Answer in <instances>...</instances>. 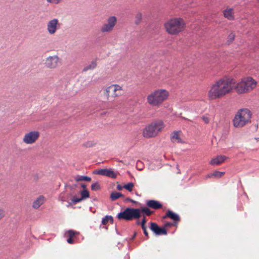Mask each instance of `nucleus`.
Returning <instances> with one entry per match:
<instances>
[{"label":"nucleus","instance_id":"obj_26","mask_svg":"<svg viewBox=\"0 0 259 259\" xmlns=\"http://www.w3.org/2000/svg\"><path fill=\"white\" fill-rule=\"evenodd\" d=\"M105 176H107L112 178H116L117 175L113 170L107 169Z\"/></svg>","mask_w":259,"mask_h":259},{"label":"nucleus","instance_id":"obj_31","mask_svg":"<svg viewBox=\"0 0 259 259\" xmlns=\"http://www.w3.org/2000/svg\"><path fill=\"white\" fill-rule=\"evenodd\" d=\"M235 36V35L233 33H230L228 35V40H227V42H228V45H229L232 42V41L234 39Z\"/></svg>","mask_w":259,"mask_h":259},{"label":"nucleus","instance_id":"obj_13","mask_svg":"<svg viewBox=\"0 0 259 259\" xmlns=\"http://www.w3.org/2000/svg\"><path fill=\"white\" fill-rule=\"evenodd\" d=\"M150 229L157 236L167 234V231L165 228H160L155 223H150Z\"/></svg>","mask_w":259,"mask_h":259},{"label":"nucleus","instance_id":"obj_21","mask_svg":"<svg viewBox=\"0 0 259 259\" xmlns=\"http://www.w3.org/2000/svg\"><path fill=\"white\" fill-rule=\"evenodd\" d=\"M225 174V172H222L219 171H215L214 172L209 174L206 176L207 178L214 177L216 178H220L222 177Z\"/></svg>","mask_w":259,"mask_h":259},{"label":"nucleus","instance_id":"obj_6","mask_svg":"<svg viewBox=\"0 0 259 259\" xmlns=\"http://www.w3.org/2000/svg\"><path fill=\"white\" fill-rule=\"evenodd\" d=\"M141 217L139 208H126L124 211L118 213L117 218L119 220H124L127 221L138 219Z\"/></svg>","mask_w":259,"mask_h":259},{"label":"nucleus","instance_id":"obj_38","mask_svg":"<svg viewBox=\"0 0 259 259\" xmlns=\"http://www.w3.org/2000/svg\"><path fill=\"white\" fill-rule=\"evenodd\" d=\"M146 219L145 216H144L141 222V227L145 226V223H146Z\"/></svg>","mask_w":259,"mask_h":259},{"label":"nucleus","instance_id":"obj_48","mask_svg":"<svg viewBox=\"0 0 259 259\" xmlns=\"http://www.w3.org/2000/svg\"><path fill=\"white\" fill-rule=\"evenodd\" d=\"M136 223L137 225H141V223H140L139 221H137Z\"/></svg>","mask_w":259,"mask_h":259},{"label":"nucleus","instance_id":"obj_22","mask_svg":"<svg viewBox=\"0 0 259 259\" xmlns=\"http://www.w3.org/2000/svg\"><path fill=\"white\" fill-rule=\"evenodd\" d=\"M74 178L76 182L81 181H86L90 182L91 181V178L85 176L77 175L75 176Z\"/></svg>","mask_w":259,"mask_h":259},{"label":"nucleus","instance_id":"obj_10","mask_svg":"<svg viewBox=\"0 0 259 259\" xmlns=\"http://www.w3.org/2000/svg\"><path fill=\"white\" fill-rule=\"evenodd\" d=\"M39 135L38 131H31L24 135L23 142L27 144H32L36 142Z\"/></svg>","mask_w":259,"mask_h":259},{"label":"nucleus","instance_id":"obj_29","mask_svg":"<svg viewBox=\"0 0 259 259\" xmlns=\"http://www.w3.org/2000/svg\"><path fill=\"white\" fill-rule=\"evenodd\" d=\"M134 185L133 183H129L126 185H124L123 186V187L127 190L128 191H129L130 192H131L133 190V188L134 187Z\"/></svg>","mask_w":259,"mask_h":259},{"label":"nucleus","instance_id":"obj_46","mask_svg":"<svg viewBox=\"0 0 259 259\" xmlns=\"http://www.w3.org/2000/svg\"><path fill=\"white\" fill-rule=\"evenodd\" d=\"M81 187L83 189H85L86 188V185L84 184H81Z\"/></svg>","mask_w":259,"mask_h":259},{"label":"nucleus","instance_id":"obj_47","mask_svg":"<svg viewBox=\"0 0 259 259\" xmlns=\"http://www.w3.org/2000/svg\"><path fill=\"white\" fill-rule=\"evenodd\" d=\"M60 198L61 201H65V199L61 196H60Z\"/></svg>","mask_w":259,"mask_h":259},{"label":"nucleus","instance_id":"obj_25","mask_svg":"<svg viewBox=\"0 0 259 259\" xmlns=\"http://www.w3.org/2000/svg\"><path fill=\"white\" fill-rule=\"evenodd\" d=\"M140 209L141 213L142 212L147 216L151 215L153 211H151L149 208L146 207H141Z\"/></svg>","mask_w":259,"mask_h":259},{"label":"nucleus","instance_id":"obj_19","mask_svg":"<svg viewBox=\"0 0 259 259\" xmlns=\"http://www.w3.org/2000/svg\"><path fill=\"white\" fill-rule=\"evenodd\" d=\"M171 140L173 143H181L182 140L179 136L178 132H173L170 136Z\"/></svg>","mask_w":259,"mask_h":259},{"label":"nucleus","instance_id":"obj_11","mask_svg":"<svg viewBox=\"0 0 259 259\" xmlns=\"http://www.w3.org/2000/svg\"><path fill=\"white\" fill-rule=\"evenodd\" d=\"M59 58L57 56H49L46 58L45 64L49 68L53 69L57 67Z\"/></svg>","mask_w":259,"mask_h":259},{"label":"nucleus","instance_id":"obj_16","mask_svg":"<svg viewBox=\"0 0 259 259\" xmlns=\"http://www.w3.org/2000/svg\"><path fill=\"white\" fill-rule=\"evenodd\" d=\"M227 159V157L224 155H219L211 159L210 163L211 165H219Z\"/></svg>","mask_w":259,"mask_h":259},{"label":"nucleus","instance_id":"obj_4","mask_svg":"<svg viewBox=\"0 0 259 259\" xmlns=\"http://www.w3.org/2000/svg\"><path fill=\"white\" fill-rule=\"evenodd\" d=\"M251 117V113L249 110L247 109H240L237 112L233 119V125L235 127H242L250 121Z\"/></svg>","mask_w":259,"mask_h":259},{"label":"nucleus","instance_id":"obj_43","mask_svg":"<svg viewBox=\"0 0 259 259\" xmlns=\"http://www.w3.org/2000/svg\"><path fill=\"white\" fill-rule=\"evenodd\" d=\"M172 223L170 222H167L165 224V226L166 227H170L172 225Z\"/></svg>","mask_w":259,"mask_h":259},{"label":"nucleus","instance_id":"obj_30","mask_svg":"<svg viewBox=\"0 0 259 259\" xmlns=\"http://www.w3.org/2000/svg\"><path fill=\"white\" fill-rule=\"evenodd\" d=\"M100 189V186L98 182L93 183L91 185V189L93 191H97Z\"/></svg>","mask_w":259,"mask_h":259},{"label":"nucleus","instance_id":"obj_14","mask_svg":"<svg viewBox=\"0 0 259 259\" xmlns=\"http://www.w3.org/2000/svg\"><path fill=\"white\" fill-rule=\"evenodd\" d=\"M146 205L148 207L154 209H158L162 207V205L161 203L155 200H149L146 201Z\"/></svg>","mask_w":259,"mask_h":259},{"label":"nucleus","instance_id":"obj_51","mask_svg":"<svg viewBox=\"0 0 259 259\" xmlns=\"http://www.w3.org/2000/svg\"><path fill=\"white\" fill-rule=\"evenodd\" d=\"M259 2V0H257Z\"/></svg>","mask_w":259,"mask_h":259},{"label":"nucleus","instance_id":"obj_37","mask_svg":"<svg viewBox=\"0 0 259 259\" xmlns=\"http://www.w3.org/2000/svg\"><path fill=\"white\" fill-rule=\"evenodd\" d=\"M77 186V184H73L72 185L68 184V187L71 190H73L75 187Z\"/></svg>","mask_w":259,"mask_h":259},{"label":"nucleus","instance_id":"obj_27","mask_svg":"<svg viewBox=\"0 0 259 259\" xmlns=\"http://www.w3.org/2000/svg\"><path fill=\"white\" fill-rule=\"evenodd\" d=\"M142 18V14L140 12L138 13L135 16V24L136 25L139 24L141 22Z\"/></svg>","mask_w":259,"mask_h":259},{"label":"nucleus","instance_id":"obj_12","mask_svg":"<svg viewBox=\"0 0 259 259\" xmlns=\"http://www.w3.org/2000/svg\"><path fill=\"white\" fill-rule=\"evenodd\" d=\"M47 30L50 34H54L58 27H59L58 20L56 18L53 19L49 21L47 23Z\"/></svg>","mask_w":259,"mask_h":259},{"label":"nucleus","instance_id":"obj_45","mask_svg":"<svg viewBox=\"0 0 259 259\" xmlns=\"http://www.w3.org/2000/svg\"><path fill=\"white\" fill-rule=\"evenodd\" d=\"M123 186H120V185H118L117 186V189L118 190H119V191H121V190H122V189H123Z\"/></svg>","mask_w":259,"mask_h":259},{"label":"nucleus","instance_id":"obj_24","mask_svg":"<svg viewBox=\"0 0 259 259\" xmlns=\"http://www.w3.org/2000/svg\"><path fill=\"white\" fill-rule=\"evenodd\" d=\"M110 221L111 224L113 223V218L111 215H106L102 219V224L103 225H106L107 223Z\"/></svg>","mask_w":259,"mask_h":259},{"label":"nucleus","instance_id":"obj_42","mask_svg":"<svg viewBox=\"0 0 259 259\" xmlns=\"http://www.w3.org/2000/svg\"><path fill=\"white\" fill-rule=\"evenodd\" d=\"M67 241L68 243L71 244L73 242V240L72 239V237H70L67 239Z\"/></svg>","mask_w":259,"mask_h":259},{"label":"nucleus","instance_id":"obj_18","mask_svg":"<svg viewBox=\"0 0 259 259\" xmlns=\"http://www.w3.org/2000/svg\"><path fill=\"white\" fill-rule=\"evenodd\" d=\"M44 201L45 197L43 196H40L33 202L32 207L37 209L44 203Z\"/></svg>","mask_w":259,"mask_h":259},{"label":"nucleus","instance_id":"obj_17","mask_svg":"<svg viewBox=\"0 0 259 259\" xmlns=\"http://www.w3.org/2000/svg\"><path fill=\"white\" fill-rule=\"evenodd\" d=\"M224 17L228 20H232L234 19L233 10L232 8H227L224 11Z\"/></svg>","mask_w":259,"mask_h":259},{"label":"nucleus","instance_id":"obj_49","mask_svg":"<svg viewBox=\"0 0 259 259\" xmlns=\"http://www.w3.org/2000/svg\"><path fill=\"white\" fill-rule=\"evenodd\" d=\"M255 139H256V140H257V141H258V140H259V138H255Z\"/></svg>","mask_w":259,"mask_h":259},{"label":"nucleus","instance_id":"obj_32","mask_svg":"<svg viewBox=\"0 0 259 259\" xmlns=\"http://www.w3.org/2000/svg\"><path fill=\"white\" fill-rule=\"evenodd\" d=\"M106 171H107V169H101L98 170H97L96 172V174H98V175H100L105 176Z\"/></svg>","mask_w":259,"mask_h":259},{"label":"nucleus","instance_id":"obj_39","mask_svg":"<svg viewBox=\"0 0 259 259\" xmlns=\"http://www.w3.org/2000/svg\"><path fill=\"white\" fill-rule=\"evenodd\" d=\"M124 202H133V203H137V201L134 200H132V199H131L130 198H126V199H125V200H124Z\"/></svg>","mask_w":259,"mask_h":259},{"label":"nucleus","instance_id":"obj_28","mask_svg":"<svg viewBox=\"0 0 259 259\" xmlns=\"http://www.w3.org/2000/svg\"><path fill=\"white\" fill-rule=\"evenodd\" d=\"M81 199L82 200L85 199L90 197L89 192L87 190H84L80 192Z\"/></svg>","mask_w":259,"mask_h":259},{"label":"nucleus","instance_id":"obj_41","mask_svg":"<svg viewBox=\"0 0 259 259\" xmlns=\"http://www.w3.org/2000/svg\"><path fill=\"white\" fill-rule=\"evenodd\" d=\"M85 146L86 147H90L93 146L94 144L91 142H88L85 144Z\"/></svg>","mask_w":259,"mask_h":259},{"label":"nucleus","instance_id":"obj_20","mask_svg":"<svg viewBox=\"0 0 259 259\" xmlns=\"http://www.w3.org/2000/svg\"><path fill=\"white\" fill-rule=\"evenodd\" d=\"M97 66V63L96 61H92L90 64L85 66L82 71L85 72L89 70H93Z\"/></svg>","mask_w":259,"mask_h":259},{"label":"nucleus","instance_id":"obj_5","mask_svg":"<svg viewBox=\"0 0 259 259\" xmlns=\"http://www.w3.org/2000/svg\"><path fill=\"white\" fill-rule=\"evenodd\" d=\"M185 23L183 19L175 18L170 20L165 24L166 31L171 34H177L182 31Z\"/></svg>","mask_w":259,"mask_h":259},{"label":"nucleus","instance_id":"obj_36","mask_svg":"<svg viewBox=\"0 0 259 259\" xmlns=\"http://www.w3.org/2000/svg\"><path fill=\"white\" fill-rule=\"evenodd\" d=\"M5 212L3 209L0 208V220L5 217Z\"/></svg>","mask_w":259,"mask_h":259},{"label":"nucleus","instance_id":"obj_3","mask_svg":"<svg viewBox=\"0 0 259 259\" xmlns=\"http://www.w3.org/2000/svg\"><path fill=\"white\" fill-rule=\"evenodd\" d=\"M256 85V81L251 77H247L235 84L234 88L238 94H244L254 89Z\"/></svg>","mask_w":259,"mask_h":259},{"label":"nucleus","instance_id":"obj_1","mask_svg":"<svg viewBox=\"0 0 259 259\" xmlns=\"http://www.w3.org/2000/svg\"><path fill=\"white\" fill-rule=\"evenodd\" d=\"M235 79L231 78L221 79L213 84L208 92V97L213 100L220 98L230 93L234 88Z\"/></svg>","mask_w":259,"mask_h":259},{"label":"nucleus","instance_id":"obj_35","mask_svg":"<svg viewBox=\"0 0 259 259\" xmlns=\"http://www.w3.org/2000/svg\"><path fill=\"white\" fill-rule=\"evenodd\" d=\"M142 227V230L143 231L144 235H145V236H146L148 238V232L147 231L146 226H143V227Z\"/></svg>","mask_w":259,"mask_h":259},{"label":"nucleus","instance_id":"obj_23","mask_svg":"<svg viewBox=\"0 0 259 259\" xmlns=\"http://www.w3.org/2000/svg\"><path fill=\"white\" fill-rule=\"evenodd\" d=\"M121 197H123L124 195L119 192L114 191L111 193L110 198L112 201H115Z\"/></svg>","mask_w":259,"mask_h":259},{"label":"nucleus","instance_id":"obj_7","mask_svg":"<svg viewBox=\"0 0 259 259\" xmlns=\"http://www.w3.org/2000/svg\"><path fill=\"white\" fill-rule=\"evenodd\" d=\"M163 127V123L161 120L154 121L144 128L143 135L145 138L155 137Z\"/></svg>","mask_w":259,"mask_h":259},{"label":"nucleus","instance_id":"obj_34","mask_svg":"<svg viewBox=\"0 0 259 259\" xmlns=\"http://www.w3.org/2000/svg\"><path fill=\"white\" fill-rule=\"evenodd\" d=\"M68 233L69 237H73L75 234L77 233V232H76L72 230H69Z\"/></svg>","mask_w":259,"mask_h":259},{"label":"nucleus","instance_id":"obj_15","mask_svg":"<svg viewBox=\"0 0 259 259\" xmlns=\"http://www.w3.org/2000/svg\"><path fill=\"white\" fill-rule=\"evenodd\" d=\"M166 218H169L171 220H174L176 222H178L180 221V218L179 215L178 214L169 210H168L166 212L165 215L163 217V219H165Z\"/></svg>","mask_w":259,"mask_h":259},{"label":"nucleus","instance_id":"obj_33","mask_svg":"<svg viewBox=\"0 0 259 259\" xmlns=\"http://www.w3.org/2000/svg\"><path fill=\"white\" fill-rule=\"evenodd\" d=\"M81 200H82V199H81V198H75V197H73L71 199V201L73 204H76V203L79 202L81 201Z\"/></svg>","mask_w":259,"mask_h":259},{"label":"nucleus","instance_id":"obj_50","mask_svg":"<svg viewBox=\"0 0 259 259\" xmlns=\"http://www.w3.org/2000/svg\"><path fill=\"white\" fill-rule=\"evenodd\" d=\"M70 182H72V180H70L69 182H68V183H69Z\"/></svg>","mask_w":259,"mask_h":259},{"label":"nucleus","instance_id":"obj_2","mask_svg":"<svg viewBox=\"0 0 259 259\" xmlns=\"http://www.w3.org/2000/svg\"><path fill=\"white\" fill-rule=\"evenodd\" d=\"M169 95L168 92L163 89L157 90L147 96L148 104L152 106H159Z\"/></svg>","mask_w":259,"mask_h":259},{"label":"nucleus","instance_id":"obj_40","mask_svg":"<svg viewBox=\"0 0 259 259\" xmlns=\"http://www.w3.org/2000/svg\"><path fill=\"white\" fill-rule=\"evenodd\" d=\"M202 118L205 123H208L209 122V119L206 116H203Z\"/></svg>","mask_w":259,"mask_h":259},{"label":"nucleus","instance_id":"obj_9","mask_svg":"<svg viewBox=\"0 0 259 259\" xmlns=\"http://www.w3.org/2000/svg\"><path fill=\"white\" fill-rule=\"evenodd\" d=\"M122 88L117 84H113L107 88L105 91V95L107 99L110 96L117 97L121 94Z\"/></svg>","mask_w":259,"mask_h":259},{"label":"nucleus","instance_id":"obj_8","mask_svg":"<svg viewBox=\"0 0 259 259\" xmlns=\"http://www.w3.org/2000/svg\"><path fill=\"white\" fill-rule=\"evenodd\" d=\"M107 22L104 24L100 28L103 33L112 31L117 23V18L115 16H110L107 19Z\"/></svg>","mask_w":259,"mask_h":259},{"label":"nucleus","instance_id":"obj_44","mask_svg":"<svg viewBox=\"0 0 259 259\" xmlns=\"http://www.w3.org/2000/svg\"><path fill=\"white\" fill-rule=\"evenodd\" d=\"M136 235H137V232H135L134 233V234H133V235L130 238V240H131V241L133 240L134 239V238L136 237Z\"/></svg>","mask_w":259,"mask_h":259}]
</instances>
